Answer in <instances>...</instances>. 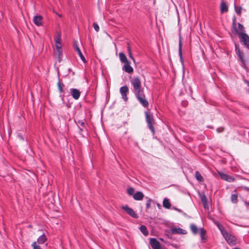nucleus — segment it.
<instances>
[{"instance_id": "obj_18", "label": "nucleus", "mask_w": 249, "mask_h": 249, "mask_svg": "<svg viewBox=\"0 0 249 249\" xmlns=\"http://www.w3.org/2000/svg\"><path fill=\"white\" fill-rule=\"evenodd\" d=\"M206 231L203 228L199 229V234L202 241L204 242L207 239V236L206 235Z\"/></svg>"}, {"instance_id": "obj_8", "label": "nucleus", "mask_w": 249, "mask_h": 249, "mask_svg": "<svg viewBox=\"0 0 249 249\" xmlns=\"http://www.w3.org/2000/svg\"><path fill=\"white\" fill-rule=\"evenodd\" d=\"M218 175L220 177V178L223 180H225L230 182H232L234 180V178L232 176H229L226 174H225L221 172H218Z\"/></svg>"}, {"instance_id": "obj_39", "label": "nucleus", "mask_w": 249, "mask_h": 249, "mask_svg": "<svg viewBox=\"0 0 249 249\" xmlns=\"http://www.w3.org/2000/svg\"><path fill=\"white\" fill-rule=\"evenodd\" d=\"M246 204L247 205H249V202H246Z\"/></svg>"}, {"instance_id": "obj_16", "label": "nucleus", "mask_w": 249, "mask_h": 249, "mask_svg": "<svg viewBox=\"0 0 249 249\" xmlns=\"http://www.w3.org/2000/svg\"><path fill=\"white\" fill-rule=\"evenodd\" d=\"M119 57L121 62L122 63L125 64L129 62L128 60L126 55L123 53H119Z\"/></svg>"}, {"instance_id": "obj_6", "label": "nucleus", "mask_w": 249, "mask_h": 249, "mask_svg": "<svg viewBox=\"0 0 249 249\" xmlns=\"http://www.w3.org/2000/svg\"><path fill=\"white\" fill-rule=\"evenodd\" d=\"M140 103L144 107L148 105V101L145 99V96L142 92L135 94Z\"/></svg>"}, {"instance_id": "obj_30", "label": "nucleus", "mask_w": 249, "mask_h": 249, "mask_svg": "<svg viewBox=\"0 0 249 249\" xmlns=\"http://www.w3.org/2000/svg\"><path fill=\"white\" fill-rule=\"evenodd\" d=\"M57 86H58V88L59 91L60 92H63V88L64 87V85L62 83H61L60 82H59L57 84Z\"/></svg>"}, {"instance_id": "obj_25", "label": "nucleus", "mask_w": 249, "mask_h": 249, "mask_svg": "<svg viewBox=\"0 0 249 249\" xmlns=\"http://www.w3.org/2000/svg\"><path fill=\"white\" fill-rule=\"evenodd\" d=\"M140 230L145 235V236H147L148 234V232L147 230V228L146 227L144 226V225H142L140 227Z\"/></svg>"}, {"instance_id": "obj_33", "label": "nucleus", "mask_w": 249, "mask_h": 249, "mask_svg": "<svg viewBox=\"0 0 249 249\" xmlns=\"http://www.w3.org/2000/svg\"><path fill=\"white\" fill-rule=\"evenodd\" d=\"M127 193L129 195H132L134 193V189L132 188H130L127 190Z\"/></svg>"}, {"instance_id": "obj_12", "label": "nucleus", "mask_w": 249, "mask_h": 249, "mask_svg": "<svg viewBox=\"0 0 249 249\" xmlns=\"http://www.w3.org/2000/svg\"><path fill=\"white\" fill-rule=\"evenodd\" d=\"M70 92L74 99L77 100L79 99L80 96V92L79 90L76 89H70Z\"/></svg>"}, {"instance_id": "obj_15", "label": "nucleus", "mask_w": 249, "mask_h": 249, "mask_svg": "<svg viewBox=\"0 0 249 249\" xmlns=\"http://www.w3.org/2000/svg\"><path fill=\"white\" fill-rule=\"evenodd\" d=\"M235 51L238 56L243 64L244 65V60L243 59V53L240 51L239 47L235 45Z\"/></svg>"}, {"instance_id": "obj_27", "label": "nucleus", "mask_w": 249, "mask_h": 249, "mask_svg": "<svg viewBox=\"0 0 249 249\" xmlns=\"http://www.w3.org/2000/svg\"><path fill=\"white\" fill-rule=\"evenodd\" d=\"M196 178L197 180L199 181H202L203 180V178L198 171L196 172Z\"/></svg>"}, {"instance_id": "obj_11", "label": "nucleus", "mask_w": 249, "mask_h": 249, "mask_svg": "<svg viewBox=\"0 0 249 249\" xmlns=\"http://www.w3.org/2000/svg\"><path fill=\"white\" fill-rule=\"evenodd\" d=\"M123 70L128 73H132L133 72V69L130 66V62L124 64L123 67Z\"/></svg>"}, {"instance_id": "obj_37", "label": "nucleus", "mask_w": 249, "mask_h": 249, "mask_svg": "<svg viewBox=\"0 0 249 249\" xmlns=\"http://www.w3.org/2000/svg\"><path fill=\"white\" fill-rule=\"evenodd\" d=\"M244 189L246 190V191H249V188H248V187H244Z\"/></svg>"}, {"instance_id": "obj_19", "label": "nucleus", "mask_w": 249, "mask_h": 249, "mask_svg": "<svg viewBox=\"0 0 249 249\" xmlns=\"http://www.w3.org/2000/svg\"><path fill=\"white\" fill-rule=\"evenodd\" d=\"M144 196L141 192H137L133 195V198L136 200H142Z\"/></svg>"}, {"instance_id": "obj_29", "label": "nucleus", "mask_w": 249, "mask_h": 249, "mask_svg": "<svg viewBox=\"0 0 249 249\" xmlns=\"http://www.w3.org/2000/svg\"><path fill=\"white\" fill-rule=\"evenodd\" d=\"M231 200L233 203H236L237 202V195L236 194H232Z\"/></svg>"}, {"instance_id": "obj_17", "label": "nucleus", "mask_w": 249, "mask_h": 249, "mask_svg": "<svg viewBox=\"0 0 249 249\" xmlns=\"http://www.w3.org/2000/svg\"><path fill=\"white\" fill-rule=\"evenodd\" d=\"M235 32L236 34L238 35V36H240V34L241 33L243 34H245V30L244 27L242 25H241L240 23H238V28L237 29H235Z\"/></svg>"}, {"instance_id": "obj_5", "label": "nucleus", "mask_w": 249, "mask_h": 249, "mask_svg": "<svg viewBox=\"0 0 249 249\" xmlns=\"http://www.w3.org/2000/svg\"><path fill=\"white\" fill-rule=\"evenodd\" d=\"M121 209L124 211L128 214L131 217L137 218L138 217L137 214L131 208L129 207L127 205H123L121 206Z\"/></svg>"}, {"instance_id": "obj_2", "label": "nucleus", "mask_w": 249, "mask_h": 249, "mask_svg": "<svg viewBox=\"0 0 249 249\" xmlns=\"http://www.w3.org/2000/svg\"><path fill=\"white\" fill-rule=\"evenodd\" d=\"M133 87V90L135 94L142 92L141 82L138 77H134L130 79Z\"/></svg>"}, {"instance_id": "obj_31", "label": "nucleus", "mask_w": 249, "mask_h": 249, "mask_svg": "<svg viewBox=\"0 0 249 249\" xmlns=\"http://www.w3.org/2000/svg\"><path fill=\"white\" fill-rule=\"evenodd\" d=\"M235 10L236 11V13L240 15L241 14V10H242V8L240 6H235Z\"/></svg>"}, {"instance_id": "obj_9", "label": "nucleus", "mask_w": 249, "mask_h": 249, "mask_svg": "<svg viewBox=\"0 0 249 249\" xmlns=\"http://www.w3.org/2000/svg\"><path fill=\"white\" fill-rule=\"evenodd\" d=\"M120 93L122 95L123 99L126 101L128 99L127 97V93L128 91V88L127 86H123L120 88Z\"/></svg>"}, {"instance_id": "obj_20", "label": "nucleus", "mask_w": 249, "mask_h": 249, "mask_svg": "<svg viewBox=\"0 0 249 249\" xmlns=\"http://www.w3.org/2000/svg\"><path fill=\"white\" fill-rule=\"evenodd\" d=\"M220 10L221 13L226 12L228 11V7L226 3L223 1L220 4Z\"/></svg>"}, {"instance_id": "obj_40", "label": "nucleus", "mask_w": 249, "mask_h": 249, "mask_svg": "<svg viewBox=\"0 0 249 249\" xmlns=\"http://www.w3.org/2000/svg\"><path fill=\"white\" fill-rule=\"evenodd\" d=\"M234 249H238V248H234Z\"/></svg>"}, {"instance_id": "obj_32", "label": "nucleus", "mask_w": 249, "mask_h": 249, "mask_svg": "<svg viewBox=\"0 0 249 249\" xmlns=\"http://www.w3.org/2000/svg\"><path fill=\"white\" fill-rule=\"evenodd\" d=\"M181 48H182V44H181V39H179V49H178V51H179V55H180V57H181Z\"/></svg>"}, {"instance_id": "obj_26", "label": "nucleus", "mask_w": 249, "mask_h": 249, "mask_svg": "<svg viewBox=\"0 0 249 249\" xmlns=\"http://www.w3.org/2000/svg\"><path fill=\"white\" fill-rule=\"evenodd\" d=\"M163 206L164 207H165L167 209L170 208V207L171 206V204H170V203L168 199H166V198L164 199V200L163 201Z\"/></svg>"}, {"instance_id": "obj_35", "label": "nucleus", "mask_w": 249, "mask_h": 249, "mask_svg": "<svg viewBox=\"0 0 249 249\" xmlns=\"http://www.w3.org/2000/svg\"><path fill=\"white\" fill-rule=\"evenodd\" d=\"M93 26L95 29V30L96 31V32H98L99 30V26L98 25V24L96 23H94L93 24Z\"/></svg>"}, {"instance_id": "obj_13", "label": "nucleus", "mask_w": 249, "mask_h": 249, "mask_svg": "<svg viewBox=\"0 0 249 249\" xmlns=\"http://www.w3.org/2000/svg\"><path fill=\"white\" fill-rule=\"evenodd\" d=\"M43 18L41 16H36L34 17L33 22L38 26H41L42 24Z\"/></svg>"}, {"instance_id": "obj_14", "label": "nucleus", "mask_w": 249, "mask_h": 249, "mask_svg": "<svg viewBox=\"0 0 249 249\" xmlns=\"http://www.w3.org/2000/svg\"><path fill=\"white\" fill-rule=\"evenodd\" d=\"M47 241V237L46 235L45 234H43L38 237V238L37 239V241L36 242L37 243V244H38L39 245L40 244H44Z\"/></svg>"}, {"instance_id": "obj_10", "label": "nucleus", "mask_w": 249, "mask_h": 249, "mask_svg": "<svg viewBox=\"0 0 249 249\" xmlns=\"http://www.w3.org/2000/svg\"><path fill=\"white\" fill-rule=\"evenodd\" d=\"M150 245L153 249H160V245L159 241L155 238L150 239Z\"/></svg>"}, {"instance_id": "obj_38", "label": "nucleus", "mask_w": 249, "mask_h": 249, "mask_svg": "<svg viewBox=\"0 0 249 249\" xmlns=\"http://www.w3.org/2000/svg\"><path fill=\"white\" fill-rule=\"evenodd\" d=\"M79 124H80L81 125H83L84 124V123L83 122H79Z\"/></svg>"}, {"instance_id": "obj_1", "label": "nucleus", "mask_w": 249, "mask_h": 249, "mask_svg": "<svg viewBox=\"0 0 249 249\" xmlns=\"http://www.w3.org/2000/svg\"><path fill=\"white\" fill-rule=\"evenodd\" d=\"M55 47L56 49V53L58 55V59L59 61L61 60L62 57V50L61 43V35L60 33H57L54 37Z\"/></svg>"}, {"instance_id": "obj_22", "label": "nucleus", "mask_w": 249, "mask_h": 249, "mask_svg": "<svg viewBox=\"0 0 249 249\" xmlns=\"http://www.w3.org/2000/svg\"><path fill=\"white\" fill-rule=\"evenodd\" d=\"M75 49L77 52L79 56L80 57L81 60L83 61L84 63L86 62V60L83 55L82 54L79 48L77 46H75Z\"/></svg>"}, {"instance_id": "obj_28", "label": "nucleus", "mask_w": 249, "mask_h": 249, "mask_svg": "<svg viewBox=\"0 0 249 249\" xmlns=\"http://www.w3.org/2000/svg\"><path fill=\"white\" fill-rule=\"evenodd\" d=\"M127 51L128 53L129 57L134 61L135 62V59L132 55V53L130 47L129 46L127 47Z\"/></svg>"}, {"instance_id": "obj_23", "label": "nucleus", "mask_w": 249, "mask_h": 249, "mask_svg": "<svg viewBox=\"0 0 249 249\" xmlns=\"http://www.w3.org/2000/svg\"><path fill=\"white\" fill-rule=\"evenodd\" d=\"M217 226L218 227V228L219 229V230L221 232V234H222L223 236L225 234H226L228 232L225 230L224 228L223 227V226L221 225L219 223H217Z\"/></svg>"}, {"instance_id": "obj_3", "label": "nucleus", "mask_w": 249, "mask_h": 249, "mask_svg": "<svg viewBox=\"0 0 249 249\" xmlns=\"http://www.w3.org/2000/svg\"><path fill=\"white\" fill-rule=\"evenodd\" d=\"M223 237L231 246L235 245L237 243L236 238L230 233L227 232L223 236Z\"/></svg>"}, {"instance_id": "obj_7", "label": "nucleus", "mask_w": 249, "mask_h": 249, "mask_svg": "<svg viewBox=\"0 0 249 249\" xmlns=\"http://www.w3.org/2000/svg\"><path fill=\"white\" fill-rule=\"evenodd\" d=\"M240 41L246 46H249V36L246 34L241 33L238 36Z\"/></svg>"}, {"instance_id": "obj_36", "label": "nucleus", "mask_w": 249, "mask_h": 249, "mask_svg": "<svg viewBox=\"0 0 249 249\" xmlns=\"http://www.w3.org/2000/svg\"><path fill=\"white\" fill-rule=\"evenodd\" d=\"M151 200H149L146 203V207L149 208L150 206Z\"/></svg>"}, {"instance_id": "obj_34", "label": "nucleus", "mask_w": 249, "mask_h": 249, "mask_svg": "<svg viewBox=\"0 0 249 249\" xmlns=\"http://www.w3.org/2000/svg\"><path fill=\"white\" fill-rule=\"evenodd\" d=\"M177 232L178 233H181V234H185L186 233V231L185 230L181 229H177Z\"/></svg>"}, {"instance_id": "obj_21", "label": "nucleus", "mask_w": 249, "mask_h": 249, "mask_svg": "<svg viewBox=\"0 0 249 249\" xmlns=\"http://www.w3.org/2000/svg\"><path fill=\"white\" fill-rule=\"evenodd\" d=\"M201 200L202 201V203L203 204V205L205 209H207L208 208V204L207 201L206 197L205 196V195L203 194L201 195Z\"/></svg>"}, {"instance_id": "obj_4", "label": "nucleus", "mask_w": 249, "mask_h": 249, "mask_svg": "<svg viewBox=\"0 0 249 249\" xmlns=\"http://www.w3.org/2000/svg\"><path fill=\"white\" fill-rule=\"evenodd\" d=\"M146 119L147 123L148 124V126L149 129L151 130L152 132H154L153 124H154V120L153 118L152 115L149 112L146 111L145 112Z\"/></svg>"}, {"instance_id": "obj_24", "label": "nucleus", "mask_w": 249, "mask_h": 249, "mask_svg": "<svg viewBox=\"0 0 249 249\" xmlns=\"http://www.w3.org/2000/svg\"><path fill=\"white\" fill-rule=\"evenodd\" d=\"M190 228L192 231L193 233L196 234L198 233H199V229H198L196 226L194 224H192L190 226Z\"/></svg>"}]
</instances>
